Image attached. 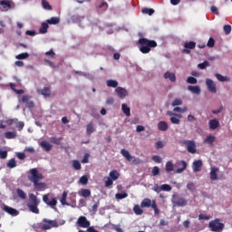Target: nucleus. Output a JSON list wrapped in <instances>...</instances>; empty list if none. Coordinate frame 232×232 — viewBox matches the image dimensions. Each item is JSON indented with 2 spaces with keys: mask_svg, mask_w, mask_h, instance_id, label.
<instances>
[{
  "mask_svg": "<svg viewBox=\"0 0 232 232\" xmlns=\"http://www.w3.org/2000/svg\"><path fill=\"white\" fill-rule=\"evenodd\" d=\"M139 50L141 53H150L151 48H157V42L148 40V38H140L138 41Z\"/></svg>",
  "mask_w": 232,
  "mask_h": 232,
  "instance_id": "f257e3e1",
  "label": "nucleus"
},
{
  "mask_svg": "<svg viewBox=\"0 0 232 232\" xmlns=\"http://www.w3.org/2000/svg\"><path fill=\"white\" fill-rule=\"evenodd\" d=\"M30 202L27 203V208L31 213H34V215H39V204H41V199L35 196V194H29Z\"/></svg>",
  "mask_w": 232,
  "mask_h": 232,
  "instance_id": "f03ea898",
  "label": "nucleus"
},
{
  "mask_svg": "<svg viewBox=\"0 0 232 232\" xmlns=\"http://www.w3.org/2000/svg\"><path fill=\"white\" fill-rule=\"evenodd\" d=\"M43 179H44V176H43V174L39 172L37 169H31L29 170L28 180L33 182V184L39 182V180H43Z\"/></svg>",
  "mask_w": 232,
  "mask_h": 232,
  "instance_id": "7ed1b4c3",
  "label": "nucleus"
},
{
  "mask_svg": "<svg viewBox=\"0 0 232 232\" xmlns=\"http://www.w3.org/2000/svg\"><path fill=\"white\" fill-rule=\"evenodd\" d=\"M225 225L220 222V219L216 218L208 223V228L212 232H220L224 231Z\"/></svg>",
  "mask_w": 232,
  "mask_h": 232,
  "instance_id": "20e7f679",
  "label": "nucleus"
},
{
  "mask_svg": "<svg viewBox=\"0 0 232 232\" xmlns=\"http://www.w3.org/2000/svg\"><path fill=\"white\" fill-rule=\"evenodd\" d=\"M43 201L49 206V208H52V209H57V208H55L58 204L57 198H50V194H45L43 196Z\"/></svg>",
  "mask_w": 232,
  "mask_h": 232,
  "instance_id": "39448f33",
  "label": "nucleus"
},
{
  "mask_svg": "<svg viewBox=\"0 0 232 232\" xmlns=\"http://www.w3.org/2000/svg\"><path fill=\"white\" fill-rule=\"evenodd\" d=\"M43 222L44 224L42 225L41 229L44 231H48L49 229H52V227H57L59 226L57 220L44 218Z\"/></svg>",
  "mask_w": 232,
  "mask_h": 232,
  "instance_id": "423d86ee",
  "label": "nucleus"
},
{
  "mask_svg": "<svg viewBox=\"0 0 232 232\" xmlns=\"http://www.w3.org/2000/svg\"><path fill=\"white\" fill-rule=\"evenodd\" d=\"M182 144H184V146H186L187 151H188V153H192V154L197 153V144L195 143V141L183 140Z\"/></svg>",
  "mask_w": 232,
  "mask_h": 232,
  "instance_id": "0eeeda50",
  "label": "nucleus"
},
{
  "mask_svg": "<svg viewBox=\"0 0 232 232\" xmlns=\"http://www.w3.org/2000/svg\"><path fill=\"white\" fill-rule=\"evenodd\" d=\"M76 225L78 226V227H82L83 229H86V227H90L91 223L90 220L86 218V217L81 216L78 218Z\"/></svg>",
  "mask_w": 232,
  "mask_h": 232,
  "instance_id": "6e6552de",
  "label": "nucleus"
},
{
  "mask_svg": "<svg viewBox=\"0 0 232 232\" xmlns=\"http://www.w3.org/2000/svg\"><path fill=\"white\" fill-rule=\"evenodd\" d=\"M121 154L122 155V157H124L126 159V160H128L129 162H132V164H139V160H137L135 157L131 156V154H130V151L126 150V149H122L121 150Z\"/></svg>",
  "mask_w": 232,
  "mask_h": 232,
  "instance_id": "1a4fd4ad",
  "label": "nucleus"
},
{
  "mask_svg": "<svg viewBox=\"0 0 232 232\" xmlns=\"http://www.w3.org/2000/svg\"><path fill=\"white\" fill-rule=\"evenodd\" d=\"M3 211H5V213H8V215H11L12 217H17L19 215V211L17 209L8 207L6 205H3L2 207Z\"/></svg>",
  "mask_w": 232,
  "mask_h": 232,
  "instance_id": "9d476101",
  "label": "nucleus"
},
{
  "mask_svg": "<svg viewBox=\"0 0 232 232\" xmlns=\"http://www.w3.org/2000/svg\"><path fill=\"white\" fill-rule=\"evenodd\" d=\"M12 8V4L10 0H2L0 1V10L1 12H8Z\"/></svg>",
  "mask_w": 232,
  "mask_h": 232,
  "instance_id": "9b49d317",
  "label": "nucleus"
},
{
  "mask_svg": "<svg viewBox=\"0 0 232 232\" xmlns=\"http://www.w3.org/2000/svg\"><path fill=\"white\" fill-rule=\"evenodd\" d=\"M206 84H207L208 92H210V93H217V85L215 84V82H213V80L207 79Z\"/></svg>",
  "mask_w": 232,
  "mask_h": 232,
  "instance_id": "f8f14e48",
  "label": "nucleus"
},
{
  "mask_svg": "<svg viewBox=\"0 0 232 232\" xmlns=\"http://www.w3.org/2000/svg\"><path fill=\"white\" fill-rule=\"evenodd\" d=\"M31 97L28 95L22 96V102L27 106V108H35V103L33 101H30Z\"/></svg>",
  "mask_w": 232,
  "mask_h": 232,
  "instance_id": "ddd939ff",
  "label": "nucleus"
},
{
  "mask_svg": "<svg viewBox=\"0 0 232 232\" xmlns=\"http://www.w3.org/2000/svg\"><path fill=\"white\" fill-rule=\"evenodd\" d=\"M177 166H179V169H177L176 173H182L183 171H186L188 163L186 160H179L177 161Z\"/></svg>",
  "mask_w": 232,
  "mask_h": 232,
  "instance_id": "4468645a",
  "label": "nucleus"
},
{
  "mask_svg": "<svg viewBox=\"0 0 232 232\" xmlns=\"http://www.w3.org/2000/svg\"><path fill=\"white\" fill-rule=\"evenodd\" d=\"M115 92L117 93L118 97H120V99H124V97L128 95V91L122 87H117L115 89Z\"/></svg>",
  "mask_w": 232,
  "mask_h": 232,
  "instance_id": "2eb2a0df",
  "label": "nucleus"
},
{
  "mask_svg": "<svg viewBox=\"0 0 232 232\" xmlns=\"http://www.w3.org/2000/svg\"><path fill=\"white\" fill-rule=\"evenodd\" d=\"M217 173H218V168L212 167L209 173L210 180H218V174Z\"/></svg>",
  "mask_w": 232,
  "mask_h": 232,
  "instance_id": "dca6fc26",
  "label": "nucleus"
},
{
  "mask_svg": "<svg viewBox=\"0 0 232 232\" xmlns=\"http://www.w3.org/2000/svg\"><path fill=\"white\" fill-rule=\"evenodd\" d=\"M192 168H193V171L195 173H197L198 171H202V160H195L193 162Z\"/></svg>",
  "mask_w": 232,
  "mask_h": 232,
  "instance_id": "f3484780",
  "label": "nucleus"
},
{
  "mask_svg": "<svg viewBox=\"0 0 232 232\" xmlns=\"http://www.w3.org/2000/svg\"><path fill=\"white\" fill-rule=\"evenodd\" d=\"M218 126H220V121L217 119H213L208 121V127L210 130H217Z\"/></svg>",
  "mask_w": 232,
  "mask_h": 232,
  "instance_id": "a211bd4d",
  "label": "nucleus"
},
{
  "mask_svg": "<svg viewBox=\"0 0 232 232\" xmlns=\"http://www.w3.org/2000/svg\"><path fill=\"white\" fill-rule=\"evenodd\" d=\"M140 208H153V201L148 198H145L140 203Z\"/></svg>",
  "mask_w": 232,
  "mask_h": 232,
  "instance_id": "6ab92c4d",
  "label": "nucleus"
},
{
  "mask_svg": "<svg viewBox=\"0 0 232 232\" xmlns=\"http://www.w3.org/2000/svg\"><path fill=\"white\" fill-rule=\"evenodd\" d=\"M40 146L41 148H43V150H44V151H52V144H50V142L46 141V140H43L40 142Z\"/></svg>",
  "mask_w": 232,
  "mask_h": 232,
  "instance_id": "aec40b11",
  "label": "nucleus"
},
{
  "mask_svg": "<svg viewBox=\"0 0 232 232\" xmlns=\"http://www.w3.org/2000/svg\"><path fill=\"white\" fill-rule=\"evenodd\" d=\"M174 204L179 208H184V206H188V200L184 198H178Z\"/></svg>",
  "mask_w": 232,
  "mask_h": 232,
  "instance_id": "412c9836",
  "label": "nucleus"
},
{
  "mask_svg": "<svg viewBox=\"0 0 232 232\" xmlns=\"http://www.w3.org/2000/svg\"><path fill=\"white\" fill-rule=\"evenodd\" d=\"M188 92H191L192 93H195L196 95H200V87L196 85V86H193V85H188Z\"/></svg>",
  "mask_w": 232,
  "mask_h": 232,
  "instance_id": "4be33fe9",
  "label": "nucleus"
},
{
  "mask_svg": "<svg viewBox=\"0 0 232 232\" xmlns=\"http://www.w3.org/2000/svg\"><path fill=\"white\" fill-rule=\"evenodd\" d=\"M168 128H169L168 122L165 121H160L158 123V130L160 131H168Z\"/></svg>",
  "mask_w": 232,
  "mask_h": 232,
  "instance_id": "5701e85b",
  "label": "nucleus"
},
{
  "mask_svg": "<svg viewBox=\"0 0 232 232\" xmlns=\"http://www.w3.org/2000/svg\"><path fill=\"white\" fill-rule=\"evenodd\" d=\"M38 93H41L44 97H50V95H52V91L50 90V87H44L43 90H38Z\"/></svg>",
  "mask_w": 232,
  "mask_h": 232,
  "instance_id": "b1692460",
  "label": "nucleus"
},
{
  "mask_svg": "<svg viewBox=\"0 0 232 232\" xmlns=\"http://www.w3.org/2000/svg\"><path fill=\"white\" fill-rule=\"evenodd\" d=\"M164 79H169L171 82H175L177 81V76H175V73L173 72H166L164 73Z\"/></svg>",
  "mask_w": 232,
  "mask_h": 232,
  "instance_id": "393cba45",
  "label": "nucleus"
},
{
  "mask_svg": "<svg viewBox=\"0 0 232 232\" xmlns=\"http://www.w3.org/2000/svg\"><path fill=\"white\" fill-rule=\"evenodd\" d=\"M215 77L218 79V81H219V82H229V81H231V79H229L227 76H223L220 73H216Z\"/></svg>",
  "mask_w": 232,
  "mask_h": 232,
  "instance_id": "a878e982",
  "label": "nucleus"
},
{
  "mask_svg": "<svg viewBox=\"0 0 232 232\" xmlns=\"http://www.w3.org/2000/svg\"><path fill=\"white\" fill-rule=\"evenodd\" d=\"M81 197H83L84 198H88V197H92V190L88 188H82L80 191Z\"/></svg>",
  "mask_w": 232,
  "mask_h": 232,
  "instance_id": "bb28decb",
  "label": "nucleus"
},
{
  "mask_svg": "<svg viewBox=\"0 0 232 232\" xmlns=\"http://www.w3.org/2000/svg\"><path fill=\"white\" fill-rule=\"evenodd\" d=\"M121 110L124 113V115H126V117H130L131 115V109H130V107H128V105H126V103H122L121 104Z\"/></svg>",
  "mask_w": 232,
  "mask_h": 232,
  "instance_id": "cd10ccee",
  "label": "nucleus"
},
{
  "mask_svg": "<svg viewBox=\"0 0 232 232\" xmlns=\"http://www.w3.org/2000/svg\"><path fill=\"white\" fill-rule=\"evenodd\" d=\"M34 187L38 191H41V189H46V183L36 181L34 183Z\"/></svg>",
  "mask_w": 232,
  "mask_h": 232,
  "instance_id": "c85d7f7f",
  "label": "nucleus"
},
{
  "mask_svg": "<svg viewBox=\"0 0 232 232\" xmlns=\"http://www.w3.org/2000/svg\"><path fill=\"white\" fill-rule=\"evenodd\" d=\"M109 177L111 180H117L119 179V177H121V174H119V171H117L116 169L111 170L109 173Z\"/></svg>",
  "mask_w": 232,
  "mask_h": 232,
  "instance_id": "c756f323",
  "label": "nucleus"
},
{
  "mask_svg": "<svg viewBox=\"0 0 232 232\" xmlns=\"http://www.w3.org/2000/svg\"><path fill=\"white\" fill-rule=\"evenodd\" d=\"M106 84L108 88H117V86H119V82L115 80H107Z\"/></svg>",
  "mask_w": 232,
  "mask_h": 232,
  "instance_id": "7c9ffc66",
  "label": "nucleus"
},
{
  "mask_svg": "<svg viewBox=\"0 0 232 232\" xmlns=\"http://www.w3.org/2000/svg\"><path fill=\"white\" fill-rule=\"evenodd\" d=\"M93 131H95V127L93 125V122H90L86 126V133L87 135H90L91 133H93Z\"/></svg>",
  "mask_w": 232,
  "mask_h": 232,
  "instance_id": "2f4dec72",
  "label": "nucleus"
},
{
  "mask_svg": "<svg viewBox=\"0 0 232 232\" xmlns=\"http://www.w3.org/2000/svg\"><path fill=\"white\" fill-rule=\"evenodd\" d=\"M67 197H68V192L63 191L62 194V198L60 199L62 206H68V203L66 202Z\"/></svg>",
  "mask_w": 232,
  "mask_h": 232,
  "instance_id": "473e14b6",
  "label": "nucleus"
},
{
  "mask_svg": "<svg viewBox=\"0 0 232 232\" xmlns=\"http://www.w3.org/2000/svg\"><path fill=\"white\" fill-rule=\"evenodd\" d=\"M48 28H49L48 23H42V25L39 29L40 34H47Z\"/></svg>",
  "mask_w": 232,
  "mask_h": 232,
  "instance_id": "72a5a7b5",
  "label": "nucleus"
},
{
  "mask_svg": "<svg viewBox=\"0 0 232 232\" xmlns=\"http://www.w3.org/2000/svg\"><path fill=\"white\" fill-rule=\"evenodd\" d=\"M216 139H217V138H216L215 136L208 135V136L205 139L204 142H205V144H210V146H212V145H213V142H215Z\"/></svg>",
  "mask_w": 232,
  "mask_h": 232,
  "instance_id": "f704fd0d",
  "label": "nucleus"
},
{
  "mask_svg": "<svg viewBox=\"0 0 232 232\" xmlns=\"http://www.w3.org/2000/svg\"><path fill=\"white\" fill-rule=\"evenodd\" d=\"M16 193H17L19 198H21L22 200H26V193L24 192L23 189L17 188Z\"/></svg>",
  "mask_w": 232,
  "mask_h": 232,
  "instance_id": "c9c22d12",
  "label": "nucleus"
},
{
  "mask_svg": "<svg viewBox=\"0 0 232 232\" xmlns=\"http://www.w3.org/2000/svg\"><path fill=\"white\" fill-rule=\"evenodd\" d=\"M5 139H15L17 137V132L15 131H7L5 133Z\"/></svg>",
  "mask_w": 232,
  "mask_h": 232,
  "instance_id": "e433bc0d",
  "label": "nucleus"
},
{
  "mask_svg": "<svg viewBox=\"0 0 232 232\" xmlns=\"http://www.w3.org/2000/svg\"><path fill=\"white\" fill-rule=\"evenodd\" d=\"M61 140H63V138H57V137L50 138V142H52V144H56V146H59L61 144Z\"/></svg>",
  "mask_w": 232,
  "mask_h": 232,
  "instance_id": "4c0bfd02",
  "label": "nucleus"
},
{
  "mask_svg": "<svg viewBox=\"0 0 232 232\" xmlns=\"http://www.w3.org/2000/svg\"><path fill=\"white\" fill-rule=\"evenodd\" d=\"M17 167V161L15 159H11L7 162V168H10L11 169Z\"/></svg>",
  "mask_w": 232,
  "mask_h": 232,
  "instance_id": "58836bf2",
  "label": "nucleus"
},
{
  "mask_svg": "<svg viewBox=\"0 0 232 232\" xmlns=\"http://www.w3.org/2000/svg\"><path fill=\"white\" fill-rule=\"evenodd\" d=\"M47 24H59L60 20L58 17H51L46 21Z\"/></svg>",
  "mask_w": 232,
  "mask_h": 232,
  "instance_id": "ea45409f",
  "label": "nucleus"
},
{
  "mask_svg": "<svg viewBox=\"0 0 232 232\" xmlns=\"http://www.w3.org/2000/svg\"><path fill=\"white\" fill-rule=\"evenodd\" d=\"M72 168L76 171H79L82 167L81 166V162H79V160H72Z\"/></svg>",
  "mask_w": 232,
  "mask_h": 232,
  "instance_id": "a19ab883",
  "label": "nucleus"
},
{
  "mask_svg": "<svg viewBox=\"0 0 232 232\" xmlns=\"http://www.w3.org/2000/svg\"><path fill=\"white\" fill-rule=\"evenodd\" d=\"M197 46V43L195 42H187L185 43V48L188 50H194V48Z\"/></svg>",
  "mask_w": 232,
  "mask_h": 232,
  "instance_id": "79ce46f5",
  "label": "nucleus"
},
{
  "mask_svg": "<svg viewBox=\"0 0 232 232\" xmlns=\"http://www.w3.org/2000/svg\"><path fill=\"white\" fill-rule=\"evenodd\" d=\"M133 211H134L135 215H142L144 213V210H142V208H140V207L139 205L134 206Z\"/></svg>",
  "mask_w": 232,
  "mask_h": 232,
  "instance_id": "37998d69",
  "label": "nucleus"
},
{
  "mask_svg": "<svg viewBox=\"0 0 232 232\" xmlns=\"http://www.w3.org/2000/svg\"><path fill=\"white\" fill-rule=\"evenodd\" d=\"M165 169H166L167 173H170V171H173V162L168 161L166 163Z\"/></svg>",
  "mask_w": 232,
  "mask_h": 232,
  "instance_id": "c03bdc74",
  "label": "nucleus"
},
{
  "mask_svg": "<svg viewBox=\"0 0 232 232\" xmlns=\"http://www.w3.org/2000/svg\"><path fill=\"white\" fill-rule=\"evenodd\" d=\"M42 6L44 10H52V5H50V3L46 0H42Z\"/></svg>",
  "mask_w": 232,
  "mask_h": 232,
  "instance_id": "a18cd8bd",
  "label": "nucleus"
},
{
  "mask_svg": "<svg viewBox=\"0 0 232 232\" xmlns=\"http://www.w3.org/2000/svg\"><path fill=\"white\" fill-rule=\"evenodd\" d=\"M128 197V193L126 192H123V193H117L115 195V198L118 199V200H122V198H126Z\"/></svg>",
  "mask_w": 232,
  "mask_h": 232,
  "instance_id": "49530a36",
  "label": "nucleus"
},
{
  "mask_svg": "<svg viewBox=\"0 0 232 232\" xmlns=\"http://www.w3.org/2000/svg\"><path fill=\"white\" fill-rule=\"evenodd\" d=\"M208 66H209V62L205 61L199 64H198V67L199 68V70H206V68H208Z\"/></svg>",
  "mask_w": 232,
  "mask_h": 232,
  "instance_id": "de8ad7c7",
  "label": "nucleus"
},
{
  "mask_svg": "<svg viewBox=\"0 0 232 232\" xmlns=\"http://www.w3.org/2000/svg\"><path fill=\"white\" fill-rule=\"evenodd\" d=\"M143 14H147V15H153L155 14V10L151 8H144L142 9Z\"/></svg>",
  "mask_w": 232,
  "mask_h": 232,
  "instance_id": "09e8293b",
  "label": "nucleus"
},
{
  "mask_svg": "<svg viewBox=\"0 0 232 232\" xmlns=\"http://www.w3.org/2000/svg\"><path fill=\"white\" fill-rule=\"evenodd\" d=\"M151 173L153 177H157V175H160V169L157 166L152 168Z\"/></svg>",
  "mask_w": 232,
  "mask_h": 232,
  "instance_id": "8fccbe9b",
  "label": "nucleus"
},
{
  "mask_svg": "<svg viewBox=\"0 0 232 232\" xmlns=\"http://www.w3.org/2000/svg\"><path fill=\"white\" fill-rule=\"evenodd\" d=\"M170 122L172 124H180V118H179L178 116H172L170 117Z\"/></svg>",
  "mask_w": 232,
  "mask_h": 232,
  "instance_id": "3c124183",
  "label": "nucleus"
},
{
  "mask_svg": "<svg viewBox=\"0 0 232 232\" xmlns=\"http://www.w3.org/2000/svg\"><path fill=\"white\" fill-rule=\"evenodd\" d=\"M30 57V54L28 53H22L18 55H16V59L21 60V59H28Z\"/></svg>",
  "mask_w": 232,
  "mask_h": 232,
  "instance_id": "603ef678",
  "label": "nucleus"
},
{
  "mask_svg": "<svg viewBox=\"0 0 232 232\" xmlns=\"http://www.w3.org/2000/svg\"><path fill=\"white\" fill-rule=\"evenodd\" d=\"M152 209H154V215H159V213H160V210L159 209V208H157V202H155V200L152 201Z\"/></svg>",
  "mask_w": 232,
  "mask_h": 232,
  "instance_id": "864d4df0",
  "label": "nucleus"
},
{
  "mask_svg": "<svg viewBox=\"0 0 232 232\" xmlns=\"http://www.w3.org/2000/svg\"><path fill=\"white\" fill-rule=\"evenodd\" d=\"M198 220H211V216H208L205 214H199Z\"/></svg>",
  "mask_w": 232,
  "mask_h": 232,
  "instance_id": "5fc2aeb1",
  "label": "nucleus"
},
{
  "mask_svg": "<svg viewBox=\"0 0 232 232\" xmlns=\"http://www.w3.org/2000/svg\"><path fill=\"white\" fill-rule=\"evenodd\" d=\"M187 82H188V84H197L198 81H197V78L192 77V76H189V77L187 79Z\"/></svg>",
  "mask_w": 232,
  "mask_h": 232,
  "instance_id": "6e6d98bb",
  "label": "nucleus"
},
{
  "mask_svg": "<svg viewBox=\"0 0 232 232\" xmlns=\"http://www.w3.org/2000/svg\"><path fill=\"white\" fill-rule=\"evenodd\" d=\"M45 55L47 57H50L51 59H55V53L53 52V49H51L50 51L46 52Z\"/></svg>",
  "mask_w": 232,
  "mask_h": 232,
  "instance_id": "4d7b16f0",
  "label": "nucleus"
},
{
  "mask_svg": "<svg viewBox=\"0 0 232 232\" xmlns=\"http://www.w3.org/2000/svg\"><path fill=\"white\" fill-rule=\"evenodd\" d=\"M182 104V100L180 99H175L172 103H171V106H181Z\"/></svg>",
  "mask_w": 232,
  "mask_h": 232,
  "instance_id": "13d9d810",
  "label": "nucleus"
},
{
  "mask_svg": "<svg viewBox=\"0 0 232 232\" xmlns=\"http://www.w3.org/2000/svg\"><path fill=\"white\" fill-rule=\"evenodd\" d=\"M224 32L226 35H229V34H231V25L229 24L224 25Z\"/></svg>",
  "mask_w": 232,
  "mask_h": 232,
  "instance_id": "bf43d9fd",
  "label": "nucleus"
},
{
  "mask_svg": "<svg viewBox=\"0 0 232 232\" xmlns=\"http://www.w3.org/2000/svg\"><path fill=\"white\" fill-rule=\"evenodd\" d=\"M80 182L81 184H82L83 186H86V184H88V177L86 176H82L80 178Z\"/></svg>",
  "mask_w": 232,
  "mask_h": 232,
  "instance_id": "052dcab7",
  "label": "nucleus"
},
{
  "mask_svg": "<svg viewBox=\"0 0 232 232\" xmlns=\"http://www.w3.org/2000/svg\"><path fill=\"white\" fill-rule=\"evenodd\" d=\"M99 206H101V202H96L92 207V213H97V210L99 209Z\"/></svg>",
  "mask_w": 232,
  "mask_h": 232,
  "instance_id": "680f3d73",
  "label": "nucleus"
},
{
  "mask_svg": "<svg viewBox=\"0 0 232 232\" xmlns=\"http://www.w3.org/2000/svg\"><path fill=\"white\" fill-rule=\"evenodd\" d=\"M152 189L156 193H160V191H162V186H159V184H155Z\"/></svg>",
  "mask_w": 232,
  "mask_h": 232,
  "instance_id": "e2e57ef3",
  "label": "nucleus"
},
{
  "mask_svg": "<svg viewBox=\"0 0 232 232\" xmlns=\"http://www.w3.org/2000/svg\"><path fill=\"white\" fill-rule=\"evenodd\" d=\"M82 19H84V16H79V15L72 16V21H74L75 23H81Z\"/></svg>",
  "mask_w": 232,
  "mask_h": 232,
  "instance_id": "0e129e2a",
  "label": "nucleus"
},
{
  "mask_svg": "<svg viewBox=\"0 0 232 232\" xmlns=\"http://www.w3.org/2000/svg\"><path fill=\"white\" fill-rule=\"evenodd\" d=\"M161 191H171V187L168 184L161 185Z\"/></svg>",
  "mask_w": 232,
  "mask_h": 232,
  "instance_id": "69168bd1",
  "label": "nucleus"
},
{
  "mask_svg": "<svg viewBox=\"0 0 232 232\" xmlns=\"http://www.w3.org/2000/svg\"><path fill=\"white\" fill-rule=\"evenodd\" d=\"M207 46H208V48H213V46H215V39L213 38H209L208 42L207 44Z\"/></svg>",
  "mask_w": 232,
  "mask_h": 232,
  "instance_id": "338daca9",
  "label": "nucleus"
},
{
  "mask_svg": "<svg viewBox=\"0 0 232 232\" xmlns=\"http://www.w3.org/2000/svg\"><path fill=\"white\" fill-rule=\"evenodd\" d=\"M187 188L188 189V191H195V184H193V182L188 183Z\"/></svg>",
  "mask_w": 232,
  "mask_h": 232,
  "instance_id": "774afa93",
  "label": "nucleus"
}]
</instances>
